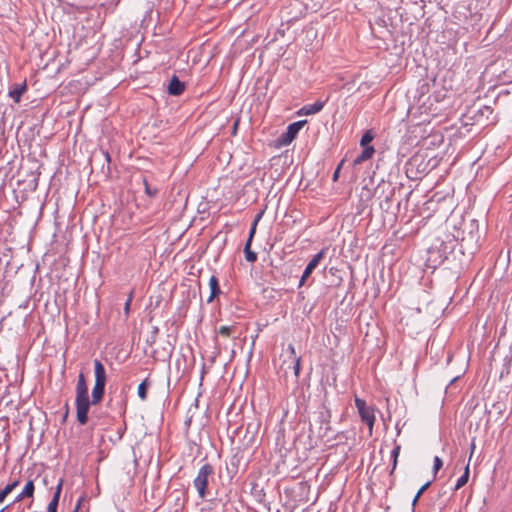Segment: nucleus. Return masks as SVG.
Returning <instances> with one entry per match:
<instances>
[{"label": "nucleus", "instance_id": "obj_1", "mask_svg": "<svg viewBox=\"0 0 512 512\" xmlns=\"http://www.w3.org/2000/svg\"><path fill=\"white\" fill-rule=\"evenodd\" d=\"M76 417L77 421L81 425H85L88 422V412L90 408V400L88 395V386L86 378L83 373L78 376L76 384Z\"/></svg>", "mask_w": 512, "mask_h": 512}, {"label": "nucleus", "instance_id": "obj_2", "mask_svg": "<svg viewBox=\"0 0 512 512\" xmlns=\"http://www.w3.org/2000/svg\"><path fill=\"white\" fill-rule=\"evenodd\" d=\"M93 364L95 384L92 389V400L90 401V405H97L104 397L107 376L105 367L100 360L95 359Z\"/></svg>", "mask_w": 512, "mask_h": 512}, {"label": "nucleus", "instance_id": "obj_3", "mask_svg": "<svg viewBox=\"0 0 512 512\" xmlns=\"http://www.w3.org/2000/svg\"><path fill=\"white\" fill-rule=\"evenodd\" d=\"M214 468L211 464H204L198 471L196 478L194 479V486L198 492L200 498L206 496V488L208 485V478L213 474Z\"/></svg>", "mask_w": 512, "mask_h": 512}, {"label": "nucleus", "instance_id": "obj_4", "mask_svg": "<svg viewBox=\"0 0 512 512\" xmlns=\"http://www.w3.org/2000/svg\"><path fill=\"white\" fill-rule=\"evenodd\" d=\"M355 406L358 410L362 422L367 424L369 428V434L371 435L375 423V414L373 407L368 406L365 400L357 396H355Z\"/></svg>", "mask_w": 512, "mask_h": 512}, {"label": "nucleus", "instance_id": "obj_5", "mask_svg": "<svg viewBox=\"0 0 512 512\" xmlns=\"http://www.w3.org/2000/svg\"><path fill=\"white\" fill-rule=\"evenodd\" d=\"M306 123V120H300L289 124L286 131L279 137V143L285 146L289 145Z\"/></svg>", "mask_w": 512, "mask_h": 512}, {"label": "nucleus", "instance_id": "obj_6", "mask_svg": "<svg viewBox=\"0 0 512 512\" xmlns=\"http://www.w3.org/2000/svg\"><path fill=\"white\" fill-rule=\"evenodd\" d=\"M330 419V410L323 406L317 413V422L321 425L319 433L321 437H325L327 433L331 430Z\"/></svg>", "mask_w": 512, "mask_h": 512}, {"label": "nucleus", "instance_id": "obj_7", "mask_svg": "<svg viewBox=\"0 0 512 512\" xmlns=\"http://www.w3.org/2000/svg\"><path fill=\"white\" fill-rule=\"evenodd\" d=\"M184 90V82L180 81L176 75H173L168 85V93L173 96H179L184 92Z\"/></svg>", "mask_w": 512, "mask_h": 512}, {"label": "nucleus", "instance_id": "obj_8", "mask_svg": "<svg viewBox=\"0 0 512 512\" xmlns=\"http://www.w3.org/2000/svg\"><path fill=\"white\" fill-rule=\"evenodd\" d=\"M325 102L324 101H316L313 104L304 105L299 111L298 115H314L318 112H320L324 107Z\"/></svg>", "mask_w": 512, "mask_h": 512}, {"label": "nucleus", "instance_id": "obj_9", "mask_svg": "<svg viewBox=\"0 0 512 512\" xmlns=\"http://www.w3.org/2000/svg\"><path fill=\"white\" fill-rule=\"evenodd\" d=\"M26 90H27L26 81H24L22 83H16L13 85L12 89L9 91V97H11L15 103H19L22 95L26 92Z\"/></svg>", "mask_w": 512, "mask_h": 512}, {"label": "nucleus", "instance_id": "obj_10", "mask_svg": "<svg viewBox=\"0 0 512 512\" xmlns=\"http://www.w3.org/2000/svg\"><path fill=\"white\" fill-rule=\"evenodd\" d=\"M34 482L32 480H29L26 485L24 486L22 492L18 494L14 500L13 503H18L22 501L24 498H32L34 495Z\"/></svg>", "mask_w": 512, "mask_h": 512}, {"label": "nucleus", "instance_id": "obj_11", "mask_svg": "<svg viewBox=\"0 0 512 512\" xmlns=\"http://www.w3.org/2000/svg\"><path fill=\"white\" fill-rule=\"evenodd\" d=\"M209 287H210V296L207 299L208 303H211L215 297H217L220 293V287L218 278L215 275H212L209 279Z\"/></svg>", "mask_w": 512, "mask_h": 512}, {"label": "nucleus", "instance_id": "obj_12", "mask_svg": "<svg viewBox=\"0 0 512 512\" xmlns=\"http://www.w3.org/2000/svg\"><path fill=\"white\" fill-rule=\"evenodd\" d=\"M375 153L374 147H365L363 148L362 152L354 159L353 165L357 166L364 161L370 159L373 154Z\"/></svg>", "mask_w": 512, "mask_h": 512}, {"label": "nucleus", "instance_id": "obj_13", "mask_svg": "<svg viewBox=\"0 0 512 512\" xmlns=\"http://www.w3.org/2000/svg\"><path fill=\"white\" fill-rule=\"evenodd\" d=\"M19 485V480H14L0 490V503H2L8 494H10Z\"/></svg>", "mask_w": 512, "mask_h": 512}, {"label": "nucleus", "instance_id": "obj_14", "mask_svg": "<svg viewBox=\"0 0 512 512\" xmlns=\"http://www.w3.org/2000/svg\"><path fill=\"white\" fill-rule=\"evenodd\" d=\"M100 154H101V157L103 158V160L106 163V166L104 164L102 165V173L105 176H108L110 174V162H111L110 154L107 151H104V150H101Z\"/></svg>", "mask_w": 512, "mask_h": 512}, {"label": "nucleus", "instance_id": "obj_15", "mask_svg": "<svg viewBox=\"0 0 512 512\" xmlns=\"http://www.w3.org/2000/svg\"><path fill=\"white\" fill-rule=\"evenodd\" d=\"M400 450H401V446L399 444H396L395 447L393 448L392 452H391V458H392V469L390 471V476L393 475L396 467H397V463H398V457H399V454H400Z\"/></svg>", "mask_w": 512, "mask_h": 512}, {"label": "nucleus", "instance_id": "obj_16", "mask_svg": "<svg viewBox=\"0 0 512 512\" xmlns=\"http://www.w3.org/2000/svg\"><path fill=\"white\" fill-rule=\"evenodd\" d=\"M468 479H469V463L466 465L463 475L457 480L454 489L458 490L461 487H463L468 482Z\"/></svg>", "mask_w": 512, "mask_h": 512}, {"label": "nucleus", "instance_id": "obj_17", "mask_svg": "<svg viewBox=\"0 0 512 512\" xmlns=\"http://www.w3.org/2000/svg\"><path fill=\"white\" fill-rule=\"evenodd\" d=\"M149 386V382L147 379L142 381L138 386V396L141 400H146L147 398V387Z\"/></svg>", "mask_w": 512, "mask_h": 512}, {"label": "nucleus", "instance_id": "obj_18", "mask_svg": "<svg viewBox=\"0 0 512 512\" xmlns=\"http://www.w3.org/2000/svg\"><path fill=\"white\" fill-rule=\"evenodd\" d=\"M374 139V135L372 133V131L368 130L366 131L361 140H360V145L365 148V147H370L368 144Z\"/></svg>", "mask_w": 512, "mask_h": 512}, {"label": "nucleus", "instance_id": "obj_19", "mask_svg": "<svg viewBox=\"0 0 512 512\" xmlns=\"http://www.w3.org/2000/svg\"><path fill=\"white\" fill-rule=\"evenodd\" d=\"M316 267H314L312 264H307L302 276H301V279H300V282H299V286H302L304 285L305 281L309 278V276L311 275V273L313 272V270L315 269Z\"/></svg>", "mask_w": 512, "mask_h": 512}, {"label": "nucleus", "instance_id": "obj_20", "mask_svg": "<svg viewBox=\"0 0 512 512\" xmlns=\"http://www.w3.org/2000/svg\"><path fill=\"white\" fill-rule=\"evenodd\" d=\"M235 331V326H221L217 333L223 337H230Z\"/></svg>", "mask_w": 512, "mask_h": 512}, {"label": "nucleus", "instance_id": "obj_21", "mask_svg": "<svg viewBox=\"0 0 512 512\" xmlns=\"http://www.w3.org/2000/svg\"><path fill=\"white\" fill-rule=\"evenodd\" d=\"M431 485V481L426 482L416 493L415 497L412 501V506L414 507L416 503L418 502L420 496L428 489V487Z\"/></svg>", "mask_w": 512, "mask_h": 512}, {"label": "nucleus", "instance_id": "obj_22", "mask_svg": "<svg viewBox=\"0 0 512 512\" xmlns=\"http://www.w3.org/2000/svg\"><path fill=\"white\" fill-rule=\"evenodd\" d=\"M326 249L320 250L317 254L313 256V258L310 260L309 264H312L314 267H317L319 262L323 259L325 255Z\"/></svg>", "mask_w": 512, "mask_h": 512}, {"label": "nucleus", "instance_id": "obj_23", "mask_svg": "<svg viewBox=\"0 0 512 512\" xmlns=\"http://www.w3.org/2000/svg\"><path fill=\"white\" fill-rule=\"evenodd\" d=\"M326 249L320 250L317 254L313 256V258L310 260L309 264H312L314 267H317L319 262L323 259L325 255Z\"/></svg>", "mask_w": 512, "mask_h": 512}, {"label": "nucleus", "instance_id": "obj_24", "mask_svg": "<svg viewBox=\"0 0 512 512\" xmlns=\"http://www.w3.org/2000/svg\"><path fill=\"white\" fill-rule=\"evenodd\" d=\"M291 363L293 364L294 375L298 378L301 370V358L295 357L294 360H291Z\"/></svg>", "mask_w": 512, "mask_h": 512}, {"label": "nucleus", "instance_id": "obj_25", "mask_svg": "<svg viewBox=\"0 0 512 512\" xmlns=\"http://www.w3.org/2000/svg\"><path fill=\"white\" fill-rule=\"evenodd\" d=\"M144 186H145V193L150 196V197H156L157 194H158V189L157 188H152L148 181L146 179H144Z\"/></svg>", "mask_w": 512, "mask_h": 512}, {"label": "nucleus", "instance_id": "obj_26", "mask_svg": "<svg viewBox=\"0 0 512 512\" xmlns=\"http://www.w3.org/2000/svg\"><path fill=\"white\" fill-rule=\"evenodd\" d=\"M442 466H443V462H442L441 458L438 456H435L434 457V465H433L434 474H436Z\"/></svg>", "mask_w": 512, "mask_h": 512}, {"label": "nucleus", "instance_id": "obj_27", "mask_svg": "<svg viewBox=\"0 0 512 512\" xmlns=\"http://www.w3.org/2000/svg\"><path fill=\"white\" fill-rule=\"evenodd\" d=\"M133 293H134L133 290L129 293L128 299H127V301L125 302V305H124V311H125L126 315H128L129 311H130V305H131V301H132V298H133Z\"/></svg>", "mask_w": 512, "mask_h": 512}, {"label": "nucleus", "instance_id": "obj_28", "mask_svg": "<svg viewBox=\"0 0 512 512\" xmlns=\"http://www.w3.org/2000/svg\"><path fill=\"white\" fill-rule=\"evenodd\" d=\"M245 259L248 262L253 263L257 260V254L254 251H249L245 254Z\"/></svg>", "mask_w": 512, "mask_h": 512}, {"label": "nucleus", "instance_id": "obj_29", "mask_svg": "<svg viewBox=\"0 0 512 512\" xmlns=\"http://www.w3.org/2000/svg\"><path fill=\"white\" fill-rule=\"evenodd\" d=\"M342 164L343 160L340 162V164L337 166L336 170L333 173V181H337Z\"/></svg>", "mask_w": 512, "mask_h": 512}, {"label": "nucleus", "instance_id": "obj_30", "mask_svg": "<svg viewBox=\"0 0 512 512\" xmlns=\"http://www.w3.org/2000/svg\"><path fill=\"white\" fill-rule=\"evenodd\" d=\"M256 223H252V226H251V229H250V232H249V237H248V240L252 241L254 235H255V232H256Z\"/></svg>", "mask_w": 512, "mask_h": 512}, {"label": "nucleus", "instance_id": "obj_31", "mask_svg": "<svg viewBox=\"0 0 512 512\" xmlns=\"http://www.w3.org/2000/svg\"><path fill=\"white\" fill-rule=\"evenodd\" d=\"M288 351H289V352H290V354H291V359H292V360H294V358H295V357H298V356L296 355L295 347H294L292 344H290V345L288 346Z\"/></svg>", "mask_w": 512, "mask_h": 512}, {"label": "nucleus", "instance_id": "obj_32", "mask_svg": "<svg viewBox=\"0 0 512 512\" xmlns=\"http://www.w3.org/2000/svg\"><path fill=\"white\" fill-rule=\"evenodd\" d=\"M57 505L56 504H52V503H48V506H47V512H57Z\"/></svg>", "mask_w": 512, "mask_h": 512}, {"label": "nucleus", "instance_id": "obj_33", "mask_svg": "<svg viewBox=\"0 0 512 512\" xmlns=\"http://www.w3.org/2000/svg\"><path fill=\"white\" fill-rule=\"evenodd\" d=\"M62 484H63V480H60V482L58 483V485L56 487V490H55L54 494H58V496H60L61 489H62Z\"/></svg>", "mask_w": 512, "mask_h": 512}, {"label": "nucleus", "instance_id": "obj_34", "mask_svg": "<svg viewBox=\"0 0 512 512\" xmlns=\"http://www.w3.org/2000/svg\"><path fill=\"white\" fill-rule=\"evenodd\" d=\"M59 499H60V496H58V494H54V495H53V497H52V499H51V501H50V503H52V504H56V505L58 506V504H59Z\"/></svg>", "mask_w": 512, "mask_h": 512}, {"label": "nucleus", "instance_id": "obj_35", "mask_svg": "<svg viewBox=\"0 0 512 512\" xmlns=\"http://www.w3.org/2000/svg\"><path fill=\"white\" fill-rule=\"evenodd\" d=\"M158 331H159L158 327H154V328H153V334H152V336H151V343H154V342H155V340H156V335H157Z\"/></svg>", "mask_w": 512, "mask_h": 512}, {"label": "nucleus", "instance_id": "obj_36", "mask_svg": "<svg viewBox=\"0 0 512 512\" xmlns=\"http://www.w3.org/2000/svg\"><path fill=\"white\" fill-rule=\"evenodd\" d=\"M251 242H252V241L247 240V242H246V244H245V247H244V253H245V254H246L247 252H249V251H252V250L250 249Z\"/></svg>", "mask_w": 512, "mask_h": 512}, {"label": "nucleus", "instance_id": "obj_37", "mask_svg": "<svg viewBox=\"0 0 512 512\" xmlns=\"http://www.w3.org/2000/svg\"><path fill=\"white\" fill-rule=\"evenodd\" d=\"M476 448V445H475V441L474 439L472 440L471 444H470V458L472 457L473 453H474V450Z\"/></svg>", "mask_w": 512, "mask_h": 512}, {"label": "nucleus", "instance_id": "obj_38", "mask_svg": "<svg viewBox=\"0 0 512 512\" xmlns=\"http://www.w3.org/2000/svg\"><path fill=\"white\" fill-rule=\"evenodd\" d=\"M264 214V211H261L260 213H258L253 221V223H258V221L261 219V217L263 216Z\"/></svg>", "mask_w": 512, "mask_h": 512}, {"label": "nucleus", "instance_id": "obj_39", "mask_svg": "<svg viewBox=\"0 0 512 512\" xmlns=\"http://www.w3.org/2000/svg\"><path fill=\"white\" fill-rule=\"evenodd\" d=\"M68 405L66 404V412H65V415H64V420L66 419V417L68 416Z\"/></svg>", "mask_w": 512, "mask_h": 512}, {"label": "nucleus", "instance_id": "obj_40", "mask_svg": "<svg viewBox=\"0 0 512 512\" xmlns=\"http://www.w3.org/2000/svg\"><path fill=\"white\" fill-rule=\"evenodd\" d=\"M80 501L78 502V505L76 506L75 512L79 509Z\"/></svg>", "mask_w": 512, "mask_h": 512}, {"label": "nucleus", "instance_id": "obj_41", "mask_svg": "<svg viewBox=\"0 0 512 512\" xmlns=\"http://www.w3.org/2000/svg\"><path fill=\"white\" fill-rule=\"evenodd\" d=\"M5 508H3L2 510H0V512H4Z\"/></svg>", "mask_w": 512, "mask_h": 512}]
</instances>
